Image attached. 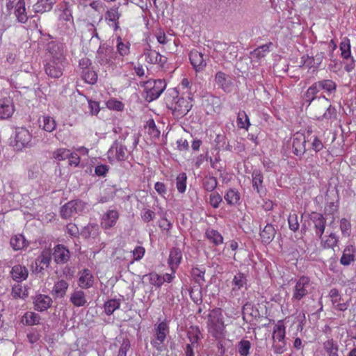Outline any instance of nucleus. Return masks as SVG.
Wrapping results in <instances>:
<instances>
[{"label": "nucleus", "mask_w": 356, "mask_h": 356, "mask_svg": "<svg viewBox=\"0 0 356 356\" xmlns=\"http://www.w3.org/2000/svg\"><path fill=\"white\" fill-rule=\"evenodd\" d=\"M225 326L223 316L219 310H213L208 318V330L209 333L216 339H220L225 336Z\"/></svg>", "instance_id": "1"}, {"label": "nucleus", "mask_w": 356, "mask_h": 356, "mask_svg": "<svg viewBox=\"0 0 356 356\" xmlns=\"http://www.w3.org/2000/svg\"><path fill=\"white\" fill-rule=\"evenodd\" d=\"M168 92L174 99L175 97L177 98L175 103H172L170 107L173 115L177 118H181L186 115L192 108V104L189 99L178 97V91L175 88L169 90Z\"/></svg>", "instance_id": "2"}, {"label": "nucleus", "mask_w": 356, "mask_h": 356, "mask_svg": "<svg viewBox=\"0 0 356 356\" xmlns=\"http://www.w3.org/2000/svg\"><path fill=\"white\" fill-rule=\"evenodd\" d=\"M313 288V282L309 277H300L296 281L293 287L292 300L294 301H300L307 295L312 293Z\"/></svg>", "instance_id": "3"}, {"label": "nucleus", "mask_w": 356, "mask_h": 356, "mask_svg": "<svg viewBox=\"0 0 356 356\" xmlns=\"http://www.w3.org/2000/svg\"><path fill=\"white\" fill-rule=\"evenodd\" d=\"M166 88L165 80L151 79L145 83V99L151 102L158 99Z\"/></svg>", "instance_id": "4"}, {"label": "nucleus", "mask_w": 356, "mask_h": 356, "mask_svg": "<svg viewBox=\"0 0 356 356\" xmlns=\"http://www.w3.org/2000/svg\"><path fill=\"white\" fill-rule=\"evenodd\" d=\"M33 145L32 134L28 129L24 127L16 129L13 144L15 150L21 151L24 148L32 147Z\"/></svg>", "instance_id": "5"}, {"label": "nucleus", "mask_w": 356, "mask_h": 356, "mask_svg": "<svg viewBox=\"0 0 356 356\" xmlns=\"http://www.w3.org/2000/svg\"><path fill=\"white\" fill-rule=\"evenodd\" d=\"M169 331V325L165 321L155 325L154 328V337L151 339L150 343L158 351L163 350V343Z\"/></svg>", "instance_id": "6"}, {"label": "nucleus", "mask_w": 356, "mask_h": 356, "mask_svg": "<svg viewBox=\"0 0 356 356\" xmlns=\"http://www.w3.org/2000/svg\"><path fill=\"white\" fill-rule=\"evenodd\" d=\"M64 61L65 58L61 54L53 56L44 66L46 74L54 79L60 77L63 74Z\"/></svg>", "instance_id": "7"}, {"label": "nucleus", "mask_w": 356, "mask_h": 356, "mask_svg": "<svg viewBox=\"0 0 356 356\" xmlns=\"http://www.w3.org/2000/svg\"><path fill=\"white\" fill-rule=\"evenodd\" d=\"M86 209V203L80 200H71L60 209V216L64 219L73 217L75 214L80 215Z\"/></svg>", "instance_id": "8"}, {"label": "nucleus", "mask_w": 356, "mask_h": 356, "mask_svg": "<svg viewBox=\"0 0 356 356\" xmlns=\"http://www.w3.org/2000/svg\"><path fill=\"white\" fill-rule=\"evenodd\" d=\"M108 159H115L118 161H125L128 157L127 149L118 140H115L108 152Z\"/></svg>", "instance_id": "9"}, {"label": "nucleus", "mask_w": 356, "mask_h": 356, "mask_svg": "<svg viewBox=\"0 0 356 356\" xmlns=\"http://www.w3.org/2000/svg\"><path fill=\"white\" fill-rule=\"evenodd\" d=\"M54 261L57 264H65L70 259V252L64 245L58 244L54 246V251L51 252Z\"/></svg>", "instance_id": "10"}, {"label": "nucleus", "mask_w": 356, "mask_h": 356, "mask_svg": "<svg viewBox=\"0 0 356 356\" xmlns=\"http://www.w3.org/2000/svg\"><path fill=\"white\" fill-rule=\"evenodd\" d=\"M15 112V106L10 98L0 99V119L7 120L12 117Z\"/></svg>", "instance_id": "11"}, {"label": "nucleus", "mask_w": 356, "mask_h": 356, "mask_svg": "<svg viewBox=\"0 0 356 356\" xmlns=\"http://www.w3.org/2000/svg\"><path fill=\"white\" fill-rule=\"evenodd\" d=\"M310 220L314 225L316 235L321 238L325 229V218L321 213L312 212L310 214Z\"/></svg>", "instance_id": "12"}, {"label": "nucleus", "mask_w": 356, "mask_h": 356, "mask_svg": "<svg viewBox=\"0 0 356 356\" xmlns=\"http://www.w3.org/2000/svg\"><path fill=\"white\" fill-rule=\"evenodd\" d=\"M51 252L49 249L44 250L40 255L35 259V271L40 273L49 266L51 260Z\"/></svg>", "instance_id": "13"}, {"label": "nucleus", "mask_w": 356, "mask_h": 356, "mask_svg": "<svg viewBox=\"0 0 356 356\" xmlns=\"http://www.w3.org/2000/svg\"><path fill=\"white\" fill-rule=\"evenodd\" d=\"M94 276L91 271L85 268L79 273L78 285L80 288L88 289L93 286Z\"/></svg>", "instance_id": "14"}, {"label": "nucleus", "mask_w": 356, "mask_h": 356, "mask_svg": "<svg viewBox=\"0 0 356 356\" xmlns=\"http://www.w3.org/2000/svg\"><path fill=\"white\" fill-rule=\"evenodd\" d=\"M306 140L303 134L296 133L293 138L292 148L293 152L296 156H302L306 151Z\"/></svg>", "instance_id": "15"}, {"label": "nucleus", "mask_w": 356, "mask_h": 356, "mask_svg": "<svg viewBox=\"0 0 356 356\" xmlns=\"http://www.w3.org/2000/svg\"><path fill=\"white\" fill-rule=\"evenodd\" d=\"M215 81L220 88L229 93L232 91V82L229 75L222 72H218L215 76Z\"/></svg>", "instance_id": "16"}, {"label": "nucleus", "mask_w": 356, "mask_h": 356, "mask_svg": "<svg viewBox=\"0 0 356 356\" xmlns=\"http://www.w3.org/2000/svg\"><path fill=\"white\" fill-rule=\"evenodd\" d=\"M58 20L60 24L66 25V29H70L74 26L72 11L68 3L65 2L64 7L59 15Z\"/></svg>", "instance_id": "17"}, {"label": "nucleus", "mask_w": 356, "mask_h": 356, "mask_svg": "<svg viewBox=\"0 0 356 356\" xmlns=\"http://www.w3.org/2000/svg\"><path fill=\"white\" fill-rule=\"evenodd\" d=\"M204 56L203 54L196 50L191 51L189 59L195 71H202L206 67L207 63Z\"/></svg>", "instance_id": "18"}, {"label": "nucleus", "mask_w": 356, "mask_h": 356, "mask_svg": "<svg viewBox=\"0 0 356 356\" xmlns=\"http://www.w3.org/2000/svg\"><path fill=\"white\" fill-rule=\"evenodd\" d=\"M34 308L38 312L46 311L52 304V299L47 295L38 294L33 300Z\"/></svg>", "instance_id": "19"}, {"label": "nucleus", "mask_w": 356, "mask_h": 356, "mask_svg": "<svg viewBox=\"0 0 356 356\" xmlns=\"http://www.w3.org/2000/svg\"><path fill=\"white\" fill-rule=\"evenodd\" d=\"M118 218L119 213L116 210H108L103 215L101 225L104 229H110L116 224Z\"/></svg>", "instance_id": "20"}, {"label": "nucleus", "mask_w": 356, "mask_h": 356, "mask_svg": "<svg viewBox=\"0 0 356 356\" xmlns=\"http://www.w3.org/2000/svg\"><path fill=\"white\" fill-rule=\"evenodd\" d=\"M182 260V252L178 248H173L170 252L168 264L172 271L175 272Z\"/></svg>", "instance_id": "21"}, {"label": "nucleus", "mask_w": 356, "mask_h": 356, "mask_svg": "<svg viewBox=\"0 0 356 356\" xmlns=\"http://www.w3.org/2000/svg\"><path fill=\"white\" fill-rule=\"evenodd\" d=\"M252 183L254 190L261 197L266 193V190L264 188L263 184V175L259 170H254L252 174Z\"/></svg>", "instance_id": "22"}, {"label": "nucleus", "mask_w": 356, "mask_h": 356, "mask_svg": "<svg viewBox=\"0 0 356 356\" xmlns=\"http://www.w3.org/2000/svg\"><path fill=\"white\" fill-rule=\"evenodd\" d=\"M69 284L64 280H60L54 283L51 294L55 298H62L67 293Z\"/></svg>", "instance_id": "23"}, {"label": "nucleus", "mask_w": 356, "mask_h": 356, "mask_svg": "<svg viewBox=\"0 0 356 356\" xmlns=\"http://www.w3.org/2000/svg\"><path fill=\"white\" fill-rule=\"evenodd\" d=\"M113 52V49L110 48H102L99 46L97 51L96 58L97 62L101 65H109L111 64V54Z\"/></svg>", "instance_id": "24"}, {"label": "nucleus", "mask_w": 356, "mask_h": 356, "mask_svg": "<svg viewBox=\"0 0 356 356\" xmlns=\"http://www.w3.org/2000/svg\"><path fill=\"white\" fill-rule=\"evenodd\" d=\"M70 301L75 307H83L87 303L86 293L82 290L76 289L72 293Z\"/></svg>", "instance_id": "25"}, {"label": "nucleus", "mask_w": 356, "mask_h": 356, "mask_svg": "<svg viewBox=\"0 0 356 356\" xmlns=\"http://www.w3.org/2000/svg\"><path fill=\"white\" fill-rule=\"evenodd\" d=\"M10 273L13 279L18 282L25 280L29 275L27 268L21 265H16L13 266Z\"/></svg>", "instance_id": "26"}, {"label": "nucleus", "mask_w": 356, "mask_h": 356, "mask_svg": "<svg viewBox=\"0 0 356 356\" xmlns=\"http://www.w3.org/2000/svg\"><path fill=\"white\" fill-rule=\"evenodd\" d=\"M318 87L327 95L334 93L337 90V83L332 79H322L316 81Z\"/></svg>", "instance_id": "27"}, {"label": "nucleus", "mask_w": 356, "mask_h": 356, "mask_svg": "<svg viewBox=\"0 0 356 356\" xmlns=\"http://www.w3.org/2000/svg\"><path fill=\"white\" fill-rule=\"evenodd\" d=\"M247 279L245 275L242 273H236L232 280V295H236V291L241 289L246 285Z\"/></svg>", "instance_id": "28"}, {"label": "nucleus", "mask_w": 356, "mask_h": 356, "mask_svg": "<svg viewBox=\"0 0 356 356\" xmlns=\"http://www.w3.org/2000/svg\"><path fill=\"white\" fill-rule=\"evenodd\" d=\"M276 230L273 225L267 224L263 230L260 232V236L262 243L265 244L270 243L275 238Z\"/></svg>", "instance_id": "29"}, {"label": "nucleus", "mask_w": 356, "mask_h": 356, "mask_svg": "<svg viewBox=\"0 0 356 356\" xmlns=\"http://www.w3.org/2000/svg\"><path fill=\"white\" fill-rule=\"evenodd\" d=\"M55 0H38L33 5V10L35 13H43L50 11L55 4Z\"/></svg>", "instance_id": "30"}, {"label": "nucleus", "mask_w": 356, "mask_h": 356, "mask_svg": "<svg viewBox=\"0 0 356 356\" xmlns=\"http://www.w3.org/2000/svg\"><path fill=\"white\" fill-rule=\"evenodd\" d=\"M206 238L214 245L218 246L223 243L222 234L213 229L209 228L205 232Z\"/></svg>", "instance_id": "31"}, {"label": "nucleus", "mask_w": 356, "mask_h": 356, "mask_svg": "<svg viewBox=\"0 0 356 356\" xmlns=\"http://www.w3.org/2000/svg\"><path fill=\"white\" fill-rule=\"evenodd\" d=\"M15 15L19 22L24 24L28 20L26 13L25 2L24 0H19L15 6Z\"/></svg>", "instance_id": "32"}, {"label": "nucleus", "mask_w": 356, "mask_h": 356, "mask_svg": "<svg viewBox=\"0 0 356 356\" xmlns=\"http://www.w3.org/2000/svg\"><path fill=\"white\" fill-rule=\"evenodd\" d=\"M355 249L353 245H348L345 248L340 263L343 266H349L355 259Z\"/></svg>", "instance_id": "33"}, {"label": "nucleus", "mask_w": 356, "mask_h": 356, "mask_svg": "<svg viewBox=\"0 0 356 356\" xmlns=\"http://www.w3.org/2000/svg\"><path fill=\"white\" fill-rule=\"evenodd\" d=\"M285 326L282 321L277 322L275 325L273 334V342H280L284 341L285 339Z\"/></svg>", "instance_id": "34"}, {"label": "nucleus", "mask_w": 356, "mask_h": 356, "mask_svg": "<svg viewBox=\"0 0 356 356\" xmlns=\"http://www.w3.org/2000/svg\"><path fill=\"white\" fill-rule=\"evenodd\" d=\"M224 198L229 205L232 206L239 204L241 195L237 190L230 188L225 194Z\"/></svg>", "instance_id": "35"}, {"label": "nucleus", "mask_w": 356, "mask_h": 356, "mask_svg": "<svg viewBox=\"0 0 356 356\" xmlns=\"http://www.w3.org/2000/svg\"><path fill=\"white\" fill-rule=\"evenodd\" d=\"M10 245L14 250H19L28 245L27 241L22 234L13 236L10 241Z\"/></svg>", "instance_id": "36"}, {"label": "nucleus", "mask_w": 356, "mask_h": 356, "mask_svg": "<svg viewBox=\"0 0 356 356\" xmlns=\"http://www.w3.org/2000/svg\"><path fill=\"white\" fill-rule=\"evenodd\" d=\"M323 346L327 356H339V346L332 339L325 341Z\"/></svg>", "instance_id": "37"}, {"label": "nucleus", "mask_w": 356, "mask_h": 356, "mask_svg": "<svg viewBox=\"0 0 356 356\" xmlns=\"http://www.w3.org/2000/svg\"><path fill=\"white\" fill-rule=\"evenodd\" d=\"M320 92V89L318 87L316 82H314L305 93L304 99L306 102L309 104L317 98L316 95Z\"/></svg>", "instance_id": "38"}, {"label": "nucleus", "mask_w": 356, "mask_h": 356, "mask_svg": "<svg viewBox=\"0 0 356 356\" xmlns=\"http://www.w3.org/2000/svg\"><path fill=\"white\" fill-rule=\"evenodd\" d=\"M200 335V330L197 326H191L187 330V337L193 346L197 344Z\"/></svg>", "instance_id": "39"}, {"label": "nucleus", "mask_w": 356, "mask_h": 356, "mask_svg": "<svg viewBox=\"0 0 356 356\" xmlns=\"http://www.w3.org/2000/svg\"><path fill=\"white\" fill-rule=\"evenodd\" d=\"M120 17V13L118 11V8H111L106 13L105 17L106 20L112 22L115 25V30L119 28L118 19Z\"/></svg>", "instance_id": "40"}, {"label": "nucleus", "mask_w": 356, "mask_h": 356, "mask_svg": "<svg viewBox=\"0 0 356 356\" xmlns=\"http://www.w3.org/2000/svg\"><path fill=\"white\" fill-rule=\"evenodd\" d=\"M202 186L207 191L212 192L216 188L218 181L213 176H205L202 179Z\"/></svg>", "instance_id": "41"}, {"label": "nucleus", "mask_w": 356, "mask_h": 356, "mask_svg": "<svg viewBox=\"0 0 356 356\" xmlns=\"http://www.w3.org/2000/svg\"><path fill=\"white\" fill-rule=\"evenodd\" d=\"M116 48L118 54L122 56H125L130 53V43L124 42L120 37L117 38Z\"/></svg>", "instance_id": "42"}, {"label": "nucleus", "mask_w": 356, "mask_h": 356, "mask_svg": "<svg viewBox=\"0 0 356 356\" xmlns=\"http://www.w3.org/2000/svg\"><path fill=\"white\" fill-rule=\"evenodd\" d=\"M340 49L341 51V57L344 59L351 58L350 43V40L344 38L340 44Z\"/></svg>", "instance_id": "43"}, {"label": "nucleus", "mask_w": 356, "mask_h": 356, "mask_svg": "<svg viewBox=\"0 0 356 356\" xmlns=\"http://www.w3.org/2000/svg\"><path fill=\"white\" fill-rule=\"evenodd\" d=\"M187 175L185 172L179 174L176 178V187L180 193H184L186 190Z\"/></svg>", "instance_id": "44"}, {"label": "nucleus", "mask_w": 356, "mask_h": 356, "mask_svg": "<svg viewBox=\"0 0 356 356\" xmlns=\"http://www.w3.org/2000/svg\"><path fill=\"white\" fill-rule=\"evenodd\" d=\"M42 129L47 132H52L56 127L55 120L50 116L42 117Z\"/></svg>", "instance_id": "45"}, {"label": "nucleus", "mask_w": 356, "mask_h": 356, "mask_svg": "<svg viewBox=\"0 0 356 356\" xmlns=\"http://www.w3.org/2000/svg\"><path fill=\"white\" fill-rule=\"evenodd\" d=\"M273 44L272 42H269L266 44H263L259 46L254 51L251 52V54L253 57H256L258 59L264 58L266 56V54L269 52V47Z\"/></svg>", "instance_id": "46"}, {"label": "nucleus", "mask_w": 356, "mask_h": 356, "mask_svg": "<svg viewBox=\"0 0 356 356\" xmlns=\"http://www.w3.org/2000/svg\"><path fill=\"white\" fill-rule=\"evenodd\" d=\"M84 81L89 84H95L97 81V74L91 69H86L81 72Z\"/></svg>", "instance_id": "47"}, {"label": "nucleus", "mask_w": 356, "mask_h": 356, "mask_svg": "<svg viewBox=\"0 0 356 356\" xmlns=\"http://www.w3.org/2000/svg\"><path fill=\"white\" fill-rule=\"evenodd\" d=\"M120 306V302L116 299L108 300L104 304V311L107 315H111Z\"/></svg>", "instance_id": "48"}, {"label": "nucleus", "mask_w": 356, "mask_h": 356, "mask_svg": "<svg viewBox=\"0 0 356 356\" xmlns=\"http://www.w3.org/2000/svg\"><path fill=\"white\" fill-rule=\"evenodd\" d=\"M321 243L324 248H332L334 249L337 245L339 239L335 234L331 233L326 239L321 238Z\"/></svg>", "instance_id": "49"}, {"label": "nucleus", "mask_w": 356, "mask_h": 356, "mask_svg": "<svg viewBox=\"0 0 356 356\" xmlns=\"http://www.w3.org/2000/svg\"><path fill=\"white\" fill-rule=\"evenodd\" d=\"M40 316L34 312H26L23 316V321L29 325H38L40 323Z\"/></svg>", "instance_id": "50"}, {"label": "nucleus", "mask_w": 356, "mask_h": 356, "mask_svg": "<svg viewBox=\"0 0 356 356\" xmlns=\"http://www.w3.org/2000/svg\"><path fill=\"white\" fill-rule=\"evenodd\" d=\"M238 127L241 129H248L250 125L249 118L245 111H240L237 117Z\"/></svg>", "instance_id": "51"}, {"label": "nucleus", "mask_w": 356, "mask_h": 356, "mask_svg": "<svg viewBox=\"0 0 356 356\" xmlns=\"http://www.w3.org/2000/svg\"><path fill=\"white\" fill-rule=\"evenodd\" d=\"M158 54H159V52H157L156 51L149 49H145L143 56H145V61L147 63H148L149 64H156V63L158 62V60H157Z\"/></svg>", "instance_id": "52"}, {"label": "nucleus", "mask_w": 356, "mask_h": 356, "mask_svg": "<svg viewBox=\"0 0 356 356\" xmlns=\"http://www.w3.org/2000/svg\"><path fill=\"white\" fill-rule=\"evenodd\" d=\"M12 296L15 298H25L28 296V293L26 290L23 289L21 284H17L12 289Z\"/></svg>", "instance_id": "53"}, {"label": "nucleus", "mask_w": 356, "mask_h": 356, "mask_svg": "<svg viewBox=\"0 0 356 356\" xmlns=\"http://www.w3.org/2000/svg\"><path fill=\"white\" fill-rule=\"evenodd\" d=\"M97 232V225L96 224H88L84 227L81 231V235L85 238H89L91 236H95Z\"/></svg>", "instance_id": "54"}, {"label": "nucleus", "mask_w": 356, "mask_h": 356, "mask_svg": "<svg viewBox=\"0 0 356 356\" xmlns=\"http://www.w3.org/2000/svg\"><path fill=\"white\" fill-rule=\"evenodd\" d=\"M251 343L248 340H241L238 343V353L241 356H248L250 353Z\"/></svg>", "instance_id": "55"}, {"label": "nucleus", "mask_w": 356, "mask_h": 356, "mask_svg": "<svg viewBox=\"0 0 356 356\" xmlns=\"http://www.w3.org/2000/svg\"><path fill=\"white\" fill-rule=\"evenodd\" d=\"M289 229L293 232H296L300 227V224L296 213H291L288 218Z\"/></svg>", "instance_id": "56"}, {"label": "nucleus", "mask_w": 356, "mask_h": 356, "mask_svg": "<svg viewBox=\"0 0 356 356\" xmlns=\"http://www.w3.org/2000/svg\"><path fill=\"white\" fill-rule=\"evenodd\" d=\"M70 150L65 148H60L53 153V156L58 161H63L70 156Z\"/></svg>", "instance_id": "57"}, {"label": "nucleus", "mask_w": 356, "mask_h": 356, "mask_svg": "<svg viewBox=\"0 0 356 356\" xmlns=\"http://www.w3.org/2000/svg\"><path fill=\"white\" fill-rule=\"evenodd\" d=\"M337 118V110L334 107L330 105L326 109L325 112L321 117L318 118V120H332Z\"/></svg>", "instance_id": "58"}, {"label": "nucleus", "mask_w": 356, "mask_h": 356, "mask_svg": "<svg viewBox=\"0 0 356 356\" xmlns=\"http://www.w3.org/2000/svg\"><path fill=\"white\" fill-rule=\"evenodd\" d=\"M242 313H243V318L245 320V316L247 315H249L250 316H256L257 310H254L253 309V306L250 302H246L243 306L242 309Z\"/></svg>", "instance_id": "59"}, {"label": "nucleus", "mask_w": 356, "mask_h": 356, "mask_svg": "<svg viewBox=\"0 0 356 356\" xmlns=\"http://www.w3.org/2000/svg\"><path fill=\"white\" fill-rule=\"evenodd\" d=\"M148 277L149 283L158 287H160L163 284L162 277L156 273H151L147 275Z\"/></svg>", "instance_id": "60"}, {"label": "nucleus", "mask_w": 356, "mask_h": 356, "mask_svg": "<svg viewBox=\"0 0 356 356\" xmlns=\"http://www.w3.org/2000/svg\"><path fill=\"white\" fill-rule=\"evenodd\" d=\"M222 201V197L218 193H213L209 195V204L214 209L218 208Z\"/></svg>", "instance_id": "61"}, {"label": "nucleus", "mask_w": 356, "mask_h": 356, "mask_svg": "<svg viewBox=\"0 0 356 356\" xmlns=\"http://www.w3.org/2000/svg\"><path fill=\"white\" fill-rule=\"evenodd\" d=\"M106 106L109 109L115 110L118 111H122L124 108V104L116 99H110L106 102Z\"/></svg>", "instance_id": "62"}, {"label": "nucleus", "mask_w": 356, "mask_h": 356, "mask_svg": "<svg viewBox=\"0 0 356 356\" xmlns=\"http://www.w3.org/2000/svg\"><path fill=\"white\" fill-rule=\"evenodd\" d=\"M273 348L275 354L283 353L286 350L285 341H281L280 342H273Z\"/></svg>", "instance_id": "63"}, {"label": "nucleus", "mask_w": 356, "mask_h": 356, "mask_svg": "<svg viewBox=\"0 0 356 356\" xmlns=\"http://www.w3.org/2000/svg\"><path fill=\"white\" fill-rule=\"evenodd\" d=\"M192 275L195 279V281L198 283H201V282H204V271L198 268H194L191 271Z\"/></svg>", "instance_id": "64"}]
</instances>
